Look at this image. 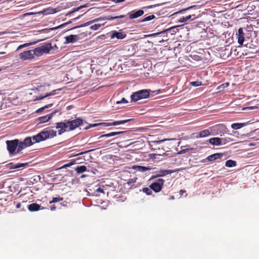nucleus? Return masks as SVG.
Returning a JSON list of instances; mask_svg holds the SVG:
<instances>
[{
  "label": "nucleus",
  "instance_id": "393cba45",
  "mask_svg": "<svg viewBox=\"0 0 259 259\" xmlns=\"http://www.w3.org/2000/svg\"><path fill=\"white\" fill-rule=\"evenodd\" d=\"M247 124V123H234L231 124V127L234 130H238Z\"/></svg>",
  "mask_w": 259,
  "mask_h": 259
},
{
  "label": "nucleus",
  "instance_id": "f3484780",
  "mask_svg": "<svg viewBox=\"0 0 259 259\" xmlns=\"http://www.w3.org/2000/svg\"><path fill=\"white\" fill-rule=\"evenodd\" d=\"M210 144L213 146H219L222 145L221 143V139L219 137L212 138L208 140Z\"/></svg>",
  "mask_w": 259,
  "mask_h": 259
},
{
  "label": "nucleus",
  "instance_id": "603ef678",
  "mask_svg": "<svg viewBox=\"0 0 259 259\" xmlns=\"http://www.w3.org/2000/svg\"><path fill=\"white\" fill-rule=\"evenodd\" d=\"M191 8H192V7H188V8H187V9H183V10H181V11H179V12H178V13H182V12H184V11H186V10H188L190 9Z\"/></svg>",
  "mask_w": 259,
  "mask_h": 259
},
{
  "label": "nucleus",
  "instance_id": "bf43d9fd",
  "mask_svg": "<svg viewBox=\"0 0 259 259\" xmlns=\"http://www.w3.org/2000/svg\"><path fill=\"white\" fill-rule=\"evenodd\" d=\"M153 7H154V6L151 5V6H149L146 7L145 8L150 9V8H152Z\"/></svg>",
  "mask_w": 259,
  "mask_h": 259
},
{
  "label": "nucleus",
  "instance_id": "a18cd8bd",
  "mask_svg": "<svg viewBox=\"0 0 259 259\" xmlns=\"http://www.w3.org/2000/svg\"><path fill=\"white\" fill-rule=\"evenodd\" d=\"M156 156H157V154H154V153L150 154L149 155V157L152 159H155L156 158Z\"/></svg>",
  "mask_w": 259,
  "mask_h": 259
},
{
  "label": "nucleus",
  "instance_id": "4d7b16f0",
  "mask_svg": "<svg viewBox=\"0 0 259 259\" xmlns=\"http://www.w3.org/2000/svg\"><path fill=\"white\" fill-rule=\"evenodd\" d=\"M28 45H29V44H24V45H23L20 46L19 47V48H22V47H24V46H27Z\"/></svg>",
  "mask_w": 259,
  "mask_h": 259
},
{
  "label": "nucleus",
  "instance_id": "c85d7f7f",
  "mask_svg": "<svg viewBox=\"0 0 259 259\" xmlns=\"http://www.w3.org/2000/svg\"><path fill=\"white\" fill-rule=\"evenodd\" d=\"M27 146L24 144V143L23 142H18V146H17V153H19L21 150H22L25 148L27 147Z\"/></svg>",
  "mask_w": 259,
  "mask_h": 259
},
{
  "label": "nucleus",
  "instance_id": "2f4dec72",
  "mask_svg": "<svg viewBox=\"0 0 259 259\" xmlns=\"http://www.w3.org/2000/svg\"><path fill=\"white\" fill-rule=\"evenodd\" d=\"M154 18H155V15H151L148 16L147 17H146L143 20H141L140 22H146V21H150L151 20L154 19Z\"/></svg>",
  "mask_w": 259,
  "mask_h": 259
},
{
  "label": "nucleus",
  "instance_id": "ddd939ff",
  "mask_svg": "<svg viewBox=\"0 0 259 259\" xmlns=\"http://www.w3.org/2000/svg\"><path fill=\"white\" fill-rule=\"evenodd\" d=\"M44 209H46V208L42 207L36 203H33L28 205V209L31 212L36 211Z\"/></svg>",
  "mask_w": 259,
  "mask_h": 259
},
{
  "label": "nucleus",
  "instance_id": "9b49d317",
  "mask_svg": "<svg viewBox=\"0 0 259 259\" xmlns=\"http://www.w3.org/2000/svg\"><path fill=\"white\" fill-rule=\"evenodd\" d=\"M174 172L172 170H165L162 169L158 171H156L155 172V175L153 176L151 179L156 178L160 177H163L166 176L168 174H170Z\"/></svg>",
  "mask_w": 259,
  "mask_h": 259
},
{
  "label": "nucleus",
  "instance_id": "0e129e2a",
  "mask_svg": "<svg viewBox=\"0 0 259 259\" xmlns=\"http://www.w3.org/2000/svg\"><path fill=\"white\" fill-rule=\"evenodd\" d=\"M157 34H158V33H155V34H154L153 35H157Z\"/></svg>",
  "mask_w": 259,
  "mask_h": 259
},
{
  "label": "nucleus",
  "instance_id": "ea45409f",
  "mask_svg": "<svg viewBox=\"0 0 259 259\" xmlns=\"http://www.w3.org/2000/svg\"><path fill=\"white\" fill-rule=\"evenodd\" d=\"M190 84L194 87H198L201 85V82L200 81H193L190 82Z\"/></svg>",
  "mask_w": 259,
  "mask_h": 259
},
{
  "label": "nucleus",
  "instance_id": "72a5a7b5",
  "mask_svg": "<svg viewBox=\"0 0 259 259\" xmlns=\"http://www.w3.org/2000/svg\"><path fill=\"white\" fill-rule=\"evenodd\" d=\"M63 199V198L62 197H60V196L58 197H53L52 200L50 201L49 203L52 204L53 203H56L60 201H62Z\"/></svg>",
  "mask_w": 259,
  "mask_h": 259
},
{
  "label": "nucleus",
  "instance_id": "58836bf2",
  "mask_svg": "<svg viewBox=\"0 0 259 259\" xmlns=\"http://www.w3.org/2000/svg\"><path fill=\"white\" fill-rule=\"evenodd\" d=\"M52 104H49V105H46V106H44V107H41V108H39V109H37V110H36V112H37V113L40 112L42 111H43L45 108H49V107H51V106H52Z\"/></svg>",
  "mask_w": 259,
  "mask_h": 259
},
{
  "label": "nucleus",
  "instance_id": "9d476101",
  "mask_svg": "<svg viewBox=\"0 0 259 259\" xmlns=\"http://www.w3.org/2000/svg\"><path fill=\"white\" fill-rule=\"evenodd\" d=\"M223 155L222 153H214L207 156L205 159L202 160L201 162H205L206 161H212L218 159H221Z\"/></svg>",
  "mask_w": 259,
  "mask_h": 259
},
{
  "label": "nucleus",
  "instance_id": "5701e85b",
  "mask_svg": "<svg viewBox=\"0 0 259 259\" xmlns=\"http://www.w3.org/2000/svg\"><path fill=\"white\" fill-rule=\"evenodd\" d=\"M54 113H51L48 115L39 117V120L40 121V122L44 123L48 121L50 119L52 118Z\"/></svg>",
  "mask_w": 259,
  "mask_h": 259
},
{
  "label": "nucleus",
  "instance_id": "052dcab7",
  "mask_svg": "<svg viewBox=\"0 0 259 259\" xmlns=\"http://www.w3.org/2000/svg\"><path fill=\"white\" fill-rule=\"evenodd\" d=\"M93 150H90V151H93ZM89 152V151H86V152H81V153H79L78 155H81V154H83V153H87V152Z\"/></svg>",
  "mask_w": 259,
  "mask_h": 259
},
{
  "label": "nucleus",
  "instance_id": "c03bdc74",
  "mask_svg": "<svg viewBox=\"0 0 259 259\" xmlns=\"http://www.w3.org/2000/svg\"><path fill=\"white\" fill-rule=\"evenodd\" d=\"M229 85V83H224L221 85H220L219 87H218V89H221L222 88H226Z\"/></svg>",
  "mask_w": 259,
  "mask_h": 259
},
{
  "label": "nucleus",
  "instance_id": "7ed1b4c3",
  "mask_svg": "<svg viewBox=\"0 0 259 259\" xmlns=\"http://www.w3.org/2000/svg\"><path fill=\"white\" fill-rule=\"evenodd\" d=\"M150 92L147 90H142L134 93L131 96V101L137 102L142 99H146L149 97Z\"/></svg>",
  "mask_w": 259,
  "mask_h": 259
},
{
  "label": "nucleus",
  "instance_id": "c9c22d12",
  "mask_svg": "<svg viewBox=\"0 0 259 259\" xmlns=\"http://www.w3.org/2000/svg\"><path fill=\"white\" fill-rule=\"evenodd\" d=\"M84 7H85V6L84 5L81 6H80L79 7L75 8V9H73V11L69 12L67 15H70L71 14H72V13H74L75 12L78 11V10H79L80 9H81V8H84Z\"/></svg>",
  "mask_w": 259,
  "mask_h": 259
},
{
  "label": "nucleus",
  "instance_id": "a19ab883",
  "mask_svg": "<svg viewBox=\"0 0 259 259\" xmlns=\"http://www.w3.org/2000/svg\"><path fill=\"white\" fill-rule=\"evenodd\" d=\"M127 101L125 98H123L120 101H117L116 104L127 103Z\"/></svg>",
  "mask_w": 259,
  "mask_h": 259
},
{
  "label": "nucleus",
  "instance_id": "aec40b11",
  "mask_svg": "<svg viewBox=\"0 0 259 259\" xmlns=\"http://www.w3.org/2000/svg\"><path fill=\"white\" fill-rule=\"evenodd\" d=\"M56 128L64 130L66 131H69L68 130V126L67 121L66 122H60L56 123Z\"/></svg>",
  "mask_w": 259,
  "mask_h": 259
},
{
  "label": "nucleus",
  "instance_id": "7c9ffc66",
  "mask_svg": "<svg viewBox=\"0 0 259 259\" xmlns=\"http://www.w3.org/2000/svg\"><path fill=\"white\" fill-rule=\"evenodd\" d=\"M193 15H189L186 17H182L180 18L179 22L181 23L186 22L191 19Z\"/></svg>",
  "mask_w": 259,
  "mask_h": 259
},
{
  "label": "nucleus",
  "instance_id": "bb28decb",
  "mask_svg": "<svg viewBox=\"0 0 259 259\" xmlns=\"http://www.w3.org/2000/svg\"><path fill=\"white\" fill-rule=\"evenodd\" d=\"M75 170L77 173L81 174L87 170V167L84 165L78 166L76 167Z\"/></svg>",
  "mask_w": 259,
  "mask_h": 259
},
{
  "label": "nucleus",
  "instance_id": "473e14b6",
  "mask_svg": "<svg viewBox=\"0 0 259 259\" xmlns=\"http://www.w3.org/2000/svg\"><path fill=\"white\" fill-rule=\"evenodd\" d=\"M143 192L146 193L147 195H149L152 194L151 189L147 187H144L142 189Z\"/></svg>",
  "mask_w": 259,
  "mask_h": 259
},
{
  "label": "nucleus",
  "instance_id": "3c124183",
  "mask_svg": "<svg viewBox=\"0 0 259 259\" xmlns=\"http://www.w3.org/2000/svg\"><path fill=\"white\" fill-rule=\"evenodd\" d=\"M47 97H46V95L44 96H39L38 97H37L36 99L37 100H41L45 98H46Z\"/></svg>",
  "mask_w": 259,
  "mask_h": 259
},
{
  "label": "nucleus",
  "instance_id": "13d9d810",
  "mask_svg": "<svg viewBox=\"0 0 259 259\" xmlns=\"http://www.w3.org/2000/svg\"><path fill=\"white\" fill-rule=\"evenodd\" d=\"M250 46H251V44H247L245 45V46L246 47V48H251L250 47Z\"/></svg>",
  "mask_w": 259,
  "mask_h": 259
},
{
  "label": "nucleus",
  "instance_id": "6e6d98bb",
  "mask_svg": "<svg viewBox=\"0 0 259 259\" xmlns=\"http://www.w3.org/2000/svg\"><path fill=\"white\" fill-rule=\"evenodd\" d=\"M21 207V203H18L16 205V207L17 208H20V207Z\"/></svg>",
  "mask_w": 259,
  "mask_h": 259
},
{
  "label": "nucleus",
  "instance_id": "2eb2a0df",
  "mask_svg": "<svg viewBox=\"0 0 259 259\" xmlns=\"http://www.w3.org/2000/svg\"><path fill=\"white\" fill-rule=\"evenodd\" d=\"M196 137L197 138H205L211 135L209 127L207 129L202 130L198 133H196Z\"/></svg>",
  "mask_w": 259,
  "mask_h": 259
},
{
  "label": "nucleus",
  "instance_id": "6ab92c4d",
  "mask_svg": "<svg viewBox=\"0 0 259 259\" xmlns=\"http://www.w3.org/2000/svg\"><path fill=\"white\" fill-rule=\"evenodd\" d=\"M144 13V12L142 10H139L136 12H132L131 14L129 13V18L131 19L137 18L142 16Z\"/></svg>",
  "mask_w": 259,
  "mask_h": 259
},
{
  "label": "nucleus",
  "instance_id": "423d86ee",
  "mask_svg": "<svg viewBox=\"0 0 259 259\" xmlns=\"http://www.w3.org/2000/svg\"><path fill=\"white\" fill-rule=\"evenodd\" d=\"M83 123V119L81 118H77L74 120H68L67 124L68 130L73 131Z\"/></svg>",
  "mask_w": 259,
  "mask_h": 259
},
{
  "label": "nucleus",
  "instance_id": "20e7f679",
  "mask_svg": "<svg viewBox=\"0 0 259 259\" xmlns=\"http://www.w3.org/2000/svg\"><path fill=\"white\" fill-rule=\"evenodd\" d=\"M211 135L213 136L221 135L225 134L227 131L226 126L224 124H217L209 127Z\"/></svg>",
  "mask_w": 259,
  "mask_h": 259
},
{
  "label": "nucleus",
  "instance_id": "cd10ccee",
  "mask_svg": "<svg viewBox=\"0 0 259 259\" xmlns=\"http://www.w3.org/2000/svg\"><path fill=\"white\" fill-rule=\"evenodd\" d=\"M225 165L228 167H232L236 165V162L232 160H228L226 161Z\"/></svg>",
  "mask_w": 259,
  "mask_h": 259
},
{
  "label": "nucleus",
  "instance_id": "412c9836",
  "mask_svg": "<svg viewBox=\"0 0 259 259\" xmlns=\"http://www.w3.org/2000/svg\"><path fill=\"white\" fill-rule=\"evenodd\" d=\"M133 168L134 169H135L137 171H140V172H145L148 170H150L151 169V168L150 167H146L141 165H134L133 166Z\"/></svg>",
  "mask_w": 259,
  "mask_h": 259
},
{
  "label": "nucleus",
  "instance_id": "f03ea898",
  "mask_svg": "<svg viewBox=\"0 0 259 259\" xmlns=\"http://www.w3.org/2000/svg\"><path fill=\"white\" fill-rule=\"evenodd\" d=\"M53 49L51 43H45L38 47L36 48L33 51V56H41L44 54H47Z\"/></svg>",
  "mask_w": 259,
  "mask_h": 259
},
{
  "label": "nucleus",
  "instance_id": "0eeeda50",
  "mask_svg": "<svg viewBox=\"0 0 259 259\" xmlns=\"http://www.w3.org/2000/svg\"><path fill=\"white\" fill-rule=\"evenodd\" d=\"M165 181L162 179H159L156 182L152 183L149 187L153 190L155 192L157 193L160 192L164 185Z\"/></svg>",
  "mask_w": 259,
  "mask_h": 259
},
{
  "label": "nucleus",
  "instance_id": "4468645a",
  "mask_svg": "<svg viewBox=\"0 0 259 259\" xmlns=\"http://www.w3.org/2000/svg\"><path fill=\"white\" fill-rule=\"evenodd\" d=\"M28 165V163H17L14 164L13 162H10L7 165L8 168L10 169L19 168L23 167H25Z\"/></svg>",
  "mask_w": 259,
  "mask_h": 259
},
{
  "label": "nucleus",
  "instance_id": "5fc2aeb1",
  "mask_svg": "<svg viewBox=\"0 0 259 259\" xmlns=\"http://www.w3.org/2000/svg\"><path fill=\"white\" fill-rule=\"evenodd\" d=\"M56 209V207L55 205H52V206H51L50 209L52 211L55 210Z\"/></svg>",
  "mask_w": 259,
  "mask_h": 259
},
{
  "label": "nucleus",
  "instance_id": "a878e982",
  "mask_svg": "<svg viewBox=\"0 0 259 259\" xmlns=\"http://www.w3.org/2000/svg\"><path fill=\"white\" fill-rule=\"evenodd\" d=\"M101 17L97 18V19H94L93 20H91V21H90L87 22L86 23H84L80 25V26H78L75 27L74 28L81 27H85V26H89V25H91V24L94 23L95 22L98 21L99 20H101Z\"/></svg>",
  "mask_w": 259,
  "mask_h": 259
},
{
  "label": "nucleus",
  "instance_id": "8fccbe9b",
  "mask_svg": "<svg viewBox=\"0 0 259 259\" xmlns=\"http://www.w3.org/2000/svg\"><path fill=\"white\" fill-rule=\"evenodd\" d=\"M66 131L64 130H61V129H60L59 131H58V134L59 135L62 134L63 133H64V132H65Z\"/></svg>",
  "mask_w": 259,
  "mask_h": 259
},
{
  "label": "nucleus",
  "instance_id": "f257e3e1",
  "mask_svg": "<svg viewBox=\"0 0 259 259\" xmlns=\"http://www.w3.org/2000/svg\"><path fill=\"white\" fill-rule=\"evenodd\" d=\"M57 136V132L48 128L45 129L36 135L32 138H26L23 142L27 147L32 145L33 144L44 141L47 139H51Z\"/></svg>",
  "mask_w": 259,
  "mask_h": 259
},
{
  "label": "nucleus",
  "instance_id": "680f3d73",
  "mask_svg": "<svg viewBox=\"0 0 259 259\" xmlns=\"http://www.w3.org/2000/svg\"><path fill=\"white\" fill-rule=\"evenodd\" d=\"M170 199H175L174 196H171L170 197Z\"/></svg>",
  "mask_w": 259,
  "mask_h": 259
},
{
  "label": "nucleus",
  "instance_id": "79ce46f5",
  "mask_svg": "<svg viewBox=\"0 0 259 259\" xmlns=\"http://www.w3.org/2000/svg\"><path fill=\"white\" fill-rule=\"evenodd\" d=\"M190 149H182L181 150H180L178 153L179 154H184V153H186L187 151H188L189 150H190Z\"/></svg>",
  "mask_w": 259,
  "mask_h": 259
},
{
  "label": "nucleus",
  "instance_id": "4c0bfd02",
  "mask_svg": "<svg viewBox=\"0 0 259 259\" xmlns=\"http://www.w3.org/2000/svg\"><path fill=\"white\" fill-rule=\"evenodd\" d=\"M137 177H135V178H132V179H130V180H128V181H127V184H128V185H131L132 184H134L136 182L137 180Z\"/></svg>",
  "mask_w": 259,
  "mask_h": 259
},
{
  "label": "nucleus",
  "instance_id": "c756f323",
  "mask_svg": "<svg viewBox=\"0 0 259 259\" xmlns=\"http://www.w3.org/2000/svg\"><path fill=\"white\" fill-rule=\"evenodd\" d=\"M221 143L222 145H225L228 143L231 142L233 141V140L230 138L226 137V138H221Z\"/></svg>",
  "mask_w": 259,
  "mask_h": 259
},
{
  "label": "nucleus",
  "instance_id": "b1692460",
  "mask_svg": "<svg viewBox=\"0 0 259 259\" xmlns=\"http://www.w3.org/2000/svg\"><path fill=\"white\" fill-rule=\"evenodd\" d=\"M125 17V16L124 15H119L117 16H107L105 17L104 18H101V20H113L114 19H122Z\"/></svg>",
  "mask_w": 259,
  "mask_h": 259
},
{
  "label": "nucleus",
  "instance_id": "49530a36",
  "mask_svg": "<svg viewBox=\"0 0 259 259\" xmlns=\"http://www.w3.org/2000/svg\"><path fill=\"white\" fill-rule=\"evenodd\" d=\"M96 192L104 193V189L101 187L98 188L95 190Z\"/></svg>",
  "mask_w": 259,
  "mask_h": 259
},
{
  "label": "nucleus",
  "instance_id": "37998d69",
  "mask_svg": "<svg viewBox=\"0 0 259 259\" xmlns=\"http://www.w3.org/2000/svg\"><path fill=\"white\" fill-rule=\"evenodd\" d=\"M57 90H54L53 91H52L51 93H47L46 94V97H49V96H53V95H54L56 94V92Z\"/></svg>",
  "mask_w": 259,
  "mask_h": 259
},
{
  "label": "nucleus",
  "instance_id": "e433bc0d",
  "mask_svg": "<svg viewBox=\"0 0 259 259\" xmlns=\"http://www.w3.org/2000/svg\"><path fill=\"white\" fill-rule=\"evenodd\" d=\"M74 164H75V160H72V161H70V162L64 165L62 167V168L68 167H70V166L74 165Z\"/></svg>",
  "mask_w": 259,
  "mask_h": 259
},
{
  "label": "nucleus",
  "instance_id": "f8f14e48",
  "mask_svg": "<svg viewBox=\"0 0 259 259\" xmlns=\"http://www.w3.org/2000/svg\"><path fill=\"white\" fill-rule=\"evenodd\" d=\"M65 38V44L74 43L79 39L80 36L79 35L71 34L70 35L66 36Z\"/></svg>",
  "mask_w": 259,
  "mask_h": 259
},
{
  "label": "nucleus",
  "instance_id": "4be33fe9",
  "mask_svg": "<svg viewBox=\"0 0 259 259\" xmlns=\"http://www.w3.org/2000/svg\"><path fill=\"white\" fill-rule=\"evenodd\" d=\"M125 132H124V131L111 132V133H108V134H104V135H101L100 137H99V138H103V137H112V136H116V135L121 134L124 133Z\"/></svg>",
  "mask_w": 259,
  "mask_h": 259
},
{
  "label": "nucleus",
  "instance_id": "864d4df0",
  "mask_svg": "<svg viewBox=\"0 0 259 259\" xmlns=\"http://www.w3.org/2000/svg\"><path fill=\"white\" fill-rule=\"evenodd\" d=\"M186 192V191L185 190H181L180 191H179V193H180V195L181 196H182L183 194Z\"/></svg>",
  "mask_w": 259,
  "mask_h": 259
},
{
  "label": "nucleus",
  "instance_id": "e2e57ef3",
  "mask_svg": "<svg viewBox=\"0 0 259 259\" xmlns=\"http://www.w3.org/2000/svg\"><path fill=\"white\" fill-rule=\"evenodd\" d=\"M5 53V52H0V54H4Z\"/></svg>",
  "mask_w": 259,
  "mask_h": 259
},
{
  "label": "nucleus",
  "instance_id": "39448f33",
  "mask_svg": "<svg viewBox=\"0 0 259 259\" xmlns=\"http://www.w3.org/2000/svg\"><path fill=\"white\" fill-rule=\"evenodd\" d=\"M132 119H128L126 120H119V121H116L113 122H104V123H95V124H90L89 126L85 128V129L88 130L91 127H95L101 124H105L106 126H115L117 125L121 124H124L125 123L131 120H132Z\"/></svg>",
  "mask_w": 259,
  "mask_h": 259
},
{
  "label": "nucleus",
  "instance_id": "dca6fc26",
  "mask_svg": "<svg viewBox=\"0 0 259 259\" xmlns=\"http://www.w3.org/2000/svg\"><path fill=\"white\" fill-rule=\"evenodd\" d=\"M111 33H112L111 35V38L116 37L117 39H121L124 38L126 36V34L123 32L113 31H112Z\"/></svg>",
  "mask_w": 259,
  "mask_h": 259
},
{
  "label": "nucleus",
  "instance_id": "1a4fd4ad",
  "mask_svg": "<svg viewBox=\"0 0 259 259\" xmlns=\"http://www.w3.org/2000/svg\"><path fill=\"white\" fill-rule=\"evenodd\" d=\"M20 58L23 61L32 59L34 58L32 50L24 51L19 54Z\"/></svg>",
  "mask_w": 259,
  "mask_h": 259
},
{
  "label": "nucleus",
  "instance_id": "6e6552de",
  "mask_svg": "<svg viewBox=\"0 0 259 259\" xmlns=\"http://www.w3.org/2000/svg\"><path fill=\"white\" fill-rule=\"evenodd\" d=\"M6 144L10 154L13 155L18 146V140L7 141Z\"/></svg>",
  "mask_w": 259,
  "mask_h": 259
},
{
  "label": "nucleus",
  "instance_id": "f704fd0d",
  "mask_svg": "<svg viewBox=\"0 0 259 259\" xmlns=\"http://www.w3.org/2000/svg\"><path fill=\"white\" fill-rule=\"evenodd\" d=\"M104 24H95L93 25H92L90 28L92 30H97L99 29Z\"/></svg>",
  "mask_w": 259,
  "mask_h": 259
},
{
  "label": "nucleus",
  "instance_id": "a211bd4d",
  "mask_svg": "<svg viewBox=\"0 0 259 259\" xmlns=\"http://www.w3.org/2000/svg\"><path fill=\"white\" fill-rule=\"evenodd\" d=\"M238 42L240 45L242 46L244 40V34L243 28H240L238 29Z\"/></svg>",
  "mask_w": 259,
  "mask_h": 259
},
{
  "label": "nucleus",
  "instance_id": "09e8293b",
  "mask_svg": "<svg viewBox=\"0 0 259 259\" xmlns=\"http://www.w3.org/2000/svg\"><path fill=\"white\" fill-rule=\"evenodd\" d=\"M125 1V0H111L112 2L115 3H121Z\"/></svg>",
  "mask_w": 259,
  "mask_h": 259
},
{
  "label": "nucleus",
  "instance_id": "de8ad7c7",
  "mask_svg": "<svg viewBox=\"0 0 259 259\" xmlns=\"http://www.w3.org/2000/svg\"><path fill=\"white\" fill-rule=\"evenodd\" d=\"M66 24H67V23H65V24H62V25H60V26H58V27H54V28H52L51 29V30H55V29H57V28H61V27H62L63 26L65 25Z\"/></svg>",
  "mask_w": 259,
  "mask_h": 259
}]
</instances>
